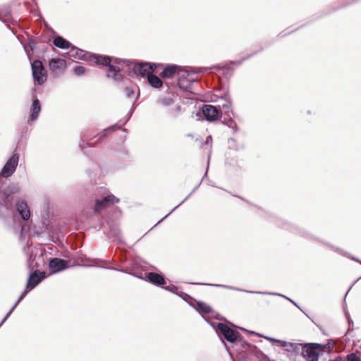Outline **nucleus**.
Masks as SVG:
<instances>
[{
  "mask_svg": "<svg viewBox=\"0 0 361 361\" xmlns=\"http://www.w3.org/2000/svg\"><path fill=\"white\" fill-rule=\"evenodd\" d=\"M68 54L70 58L88 60L90 61H93L97 64H101L108 67L109 71L106 74L107 77L112 78L117 82H120L123 79V76L120 73L122 70L123 65L126 63L127 66H130L128 61H123L118 58H111L107 56L92 54L89 52H85L73 45L71 47Z\"/></svg>",
  "mask_w": 361,
  "mask_h": 361,
  "instance_id": "f257e3e1",
  "label": "nucleus"
},
{
  "mask_svg": "<svg viewBox=\"0 0 361 361\" xmlns=\"http://www.w3.org/2000/svg\"><path fill=\"white\" fill-rule=\"evenodd\" d=\"M332 343L333 341L329 340L325 345L306 343L302 347L301 354L307 361H317L325 348H327L329 351L333 350Z\"/></svg>",
  "mask_w": 361,
  "mask_h": 361,
  "instance_id": "f03ea898",
  "label": "nucleus"
},
{
  "mask_svg": "<svg viewBox=\"0 0 361 361\" xmlns=\"http://www.w3.org/2000/svg\"><path fill=\"white\" fill-rule=\"evenodd\" d=\"M212 325L216 332H219L230 343H235L240 339V334L238 331L233 330L224 323H213Z\"/></svg>",
  "mask_w": 361,
  "mask_h": 361,
  "instance_id": "7ed1b4c3",
  "label": "nucleus"
},
{
  "mask_svg": "<svg viewBox=\"0 0 361 361\" xmlns=\"http://www.w3.org/2000/svg\"><path fill=\"white\" fill-rule=\"evenodd\" d=\"M32 74L34 80L39 85H43L47 80V74L42 61L35 59L31 63Z\"/></svg>",
  "mask_w": 361,
  "mask_h": 361,
  "instance_id": "20e7f679",
  "label": "nucleus"
},
{
  "mask_svg": "<svg viewBox=\"0 0 361 361\" xmlns=\"http://www.w3.org/2000/svg\"><path fill=\"white\" fill-rule=\"evenodd\" d=\"M197 81V78L193 75L186 72L179 76L178 85L180 89L185 92H192L193 83Z\"/></svg>",
  "mask_w": 361,
  "mask_h": 361,
  "instance_id": "39448f33",
  "label": "nucleus"
},
{
  "mask_svg": "<svg viewBox=\"0 0 361 361\" xmlns=\"http://www.w3.org/2000/svg\"><path fill=\"white\" fill-rule=\"evenodd\" d=\"M19 161V157L17 154H13L6 161L0 172V176L4 178H8L15 172Z\"/></svg>",
  "mask_w": 361,
  "mask_h": 361,
  "instance_id": "423d86ee",
  "label": "nucleus"
},
{
  "mask_svg": "<svg viewBox=\"0 0 361 361\" xmlns=\"http://www.w3.org/2000/svg\"><path fill=\"white\" fill-rule=\"evenodd\" d=\"M202 285H207V286H216V287H221V288H226V289H230V290H235L242 291V292H247V293H254V294L277 295V296L283 297V298L287 299L288 300L290 301L297 307L300 308L298 305L295 301H293V300L290 299L289 298H288V297H286V296H285V295H283L282 294H280V293H271V292L246 290L235 288V287H233V286H226V285H221V284H209V283H202Z\"/></svg>",
  "mask_w": 361,
  "mask_h": 361,
  "instance_id": "0eeeda50",
  "label": "nucleus"
},
{
  "mask_svg": "<svg viewBox=\"0 0 361 361\" xmlns=\"http://www.w3.org/2000/svg\"><path fill=\"white\" fill-rule=\"evenodd\" d=\"M118 202L119 199L116 197L114 195L111 194L107 195L102 199L95 200L94 211L96 212H99L102 209Z\"/></svg>",
  "mask_w": 361,
  "mask_h": 361,
  "instance_id": "6e6552de",
  "label": "nucleus"
},
{
  "mask_svg": "<svg viewBox=\"0 0 361 361\" xmlns=\"http://www.w3.org/2000/svg\"><path fill=\"white\" fill-rule=\"evenodd\" d=\"M47 277L44 271L35 270L32 272L27 279L26 288L31 290L35 288L41 281Z\"/></svg>",
  "mask_w": 361,
  "mask_h": 361,
  "instance_id": "1a4fd4ad",
  "label": "nucleus"
},
{
  "mask_svg": "<svg viewBox=\"0 0 361 361\" xmlns=\"http://www.w3.org/2000/svg\"><path fill=\"white\" fill-rule=\"evenodd\" d=\"M202 111L206 120L209 121H215L221 115L219 108L210 104H204Z\"/></svg>",
  "mask_w": 361,
  "mask_h": 361,
  "instance_id": "9d476101",
  "label": "nucleus"
},
{
  "mask_svg": "<svg viewBox=\"0 0 361 361\" xmlns=\"http://www.w3.org/2000/svg\"><path fill=\"white\" fill-rule=\"evenodd\" d=\"M49 65L51 73L54 76H58L63 73L66 67V61L59 58L51 59Z\"/></svg>",
  "mask_w": 361,
  "mask_h": 361,
  "instance_id": "9b49d317",
  "label": "nucleus"
},
{
  "mask_svg": "<svg viewBox=\"0 0 361 361\" xmlns=\"http://www.w3.org/2000/svg\"><path fill=\"white\" fill-rule=\"evenodd\" d=\"M132 68L136 75H140L142 77L146 76L147 78L153 73L154 71L153 66L147 63H141L139 65L133 64Z\"/></svg>",
  "mask_w": 361,
  "mask_h": 361,
  "instance_id": "f8f14e48",
  "label": "nucleus"
},
{
  "mask_svg": "<svg viewBox=\"0 0 361 361\" xmlns=\"http://www.w3.org/2000/svg\"><path fill=\"white\" fill-rule=\"evenodd\" d=\"M67 261L59 258H52L50 259L49 267L53 273L63 271L67 267Z\"/></svg>",
  "mask_w": 361,
  "mask_h": 361,
  "instance_id": "ddd939ff",
  "label": "nucleus"
},
{
  "mask_svg": "<svg viewBox=\"0 0 361 361\" xmlns=\"http://www.w3.org/2000/svg\"><path fill=\"white\" fill-rule=\"evenodd\" d=\"M16 208L21 218L27 221L30 217V212L25 201L19 200L16 203Z\"/></svg>",
  "mask_w": 361,
  "mask_h": 361,
  "instance_id": "4468645a",
  "label": "nucleus"
},
{
  "mask_svg": "<svg viewBox=\"0 0 361 361\" xmlns=\"http://www.w3.org/2000/svg\"><path fill=\"white\" fill-rule=\"evenodd\" d=\"M231 107V99L229 94H226L224 97H221L219 101L218 107L220 109L221 114L224 111L225 113L228 114Z\"/></svg>",
  "mask_w": 361,
  "mask_h": 361,
  "instance_id": "2eb2a0df",
  "label": "nucleus"
},
{
  "mask_svg": "<svg viewBox=\"0 0 361 361\" xmlns=\"http://www.w3.org/2000/svg\"><path fill=\"white\" fill-rule=\"evenodd\" d=\"M147 277V281L155 286H160L166 283L164 278L157 273L149 272Z\"/></svg>",
  "mask_w": 361,
  "mask_h": 361,
  "instance_id": "dca6fc26",
  "label": "nucleus"
},
{
  "mask_svg": "<svg viewBox=\"0 0 361 361\" xmlns=\"http://www.w3.org/2000/svg\"><path fill=\"white\" fill-rule=\"evenodd\" d=\"M31 114L30 116V119L28 121L29 123L35 121L41 111V105L39 101L37 98L33 99L32 107H31Z\"/></svg>",
  "mask_w": 361,
  "mask_h": 361,
  "instance_id": "f3484780",
  "label": "nucleus"
},
{
  "mask_svg": "<svg viewBox=\"0 0 361 361\" xmlns=\"http://www.w3.org/2000/svg\"><path fill=\"white\" fill-rule=\"evenodd\" d=\"M53 43L54 46L62 49H71L72 44L66 39L61 36H57L54 39Z\"/></svg>",
  "mask_w": 361,
  "mask_h": 361,
  "instance_id": "a211bd4d",
  "label": "nucleus"
},
{
  "mask_svg": "<svg viewBox=\"0 0 361 361\" xmlns=\"http://www.w3.org/2000/svg\"><path fill=\"white\" fill-rule=\"evenodd\" d=\"M178 66L176 65H168L161 73V77L163 78H171L176 72Z\"/></svg>",
  "mask_w": 361,
  "mask_h": 361,
  "instance_id": "6ab92c4d",
  "label": "nucleus"
},
{
  "mask_svg": "<svg viewBox=\"0 0 361 361\" xmlns=\"http://www.w3.org/2000/svg\"><path fill=\"white\" fill-rule=\"evenodd\" d=\"M28 289L26 288V290H25L22 293L21 295H20V297L18 298V300L16 302V303L13 305V307L11 308V310L8 312V313L5 315V317H4V319L1 320V322H0V326L6 321V319L9 317V316L11 315V314L12 313V312L14 310V309L17 307V305H18V303L25 297V295L27 294L28 293Z\"/></svg>",
  "mask_w": 361,
  "mask_h": 361,
  "instance_id": "aec40b11",
  "label": "nucleus"
},
{
  "mask_svg": "<svg viewBox=\"0 0 361 361\" xmlns=\"http://www.w3.org/2000/svg\"><path fill=\"white\" fill-rule=\"evenodd\" d=\"M147 80L149 85L154 88H159L163 85L161 80L153 73L148 76Z\"/></svg>",
  "mask_w": 361,
  "mask_h": 361,
  "instance_id": "412c9836",
  "label": "nucleus"
},
{
  "mask_svg": "<svg viewBox=\"0 0 361 361\" xmlns=\"http://www.w3.org/2000/svg\"><path fill=\"white\" fill-rule=\"evenodd\" d=\"M196 310L200 313L204 314L209 313L212 311L211 307L202 302H198L197 303Z\"/></svg>",
  "mask_w": 361,
  "mask_h": 361,
  "instance_id": "4be33fe9",
  "label": "nucleus"
},
{
  "mask_svg": "<svg viewBox=\"0 0 361 361\" xmlns=\"http://www.w3.org/2000/svg\"><path fill=\"white\" fill-rule=\"evenodd\" d=\"M281 345L286 348L287 350L291 349L293 350H298L301 344L282 341V343H281Z\"/></svg>",
  "mask_w": 361,
  "mask_h": 361,
  "instance_id": "5701e85b",
  "label": "nucleus"
},
{
  "mask_svg": "<svg viewBox=\"0 0 361 361\" xmlns=\"http://www.w3.org/2000/svg\"><path fill=\"white\" fill-rule=\"evenodd\" d=\"M110 233L112 236H114L119 243H123L122 235L121 231L117 228H112L111 229Z\"/></svg>",
  "mask_w": 361,
  "mask_h": 361,
  "instance_id": "b1692460",
  "label": "nucleus"
},
{
  "mask_svg": "<svg viewBox=\"0 0 361 361\" xmlns=\"http://www.w3.org/2000/svg\"><path fill=\"white\" fill-rule=\"evenodd\" d=\"M73 73L78 76H80L85 73V68L83 66H78L73 68Z\"/></svg>",
  "mask_w": 361,
  "mask_h": 361,
  "instance_id": "393cba45",
  "label": "nucleus"
},
{
  "mask_svg": "<svg viewBox=\"0 0 361 361\" xmlns=\"http://www.w3.org/2000/svg\"><path fill=\"white\" fill-rule=\"evenodd\" d=\"M117 128H118V126L117 125H114V126H111L104 129V131L101 133L100 138L106 137L107 131H109V130L113 131Z\"/></svg>",
  "mask_w": 361,
  "mask_h": 361,
  "instance_id": "a878e982",
  "label": "nucleus"
},
{
  "mask_svg": "<svg viewBox=\"0 0 361 361\" xmlns=\"http://www.w3.org/2000/svg\"><path fill=\"white\" fill-rule=\"evenodd\" d=\"M346 361H361V359L355 353H350L348 355H347Z\"/></svg>",
  "mask_w": 361,
  "mask_h": 361,
  "instance_id": "bb28decb",
  "label": "nucleus"
},
{
  "mask_svg": "<svg viewBox=\"0 0 361 361\" xmlns=\"http://www.w3.org/2000/svg\"><path fill=\"white\" fill-rule=\"evenodd\" d=\"M124 90L127 98L131 99L133 97L135 92L131 87H126Z\"/></svg>",
  "mask_w": 361,
  "mask_h": 361,
  "instance_id": "cd10ccee",
  "label": "nucleus"
},
{
  "mask_svg": "<svg viewBox=\"0 0 361 361\" xmlns=\"http://www.w3.org/2000/svg\"><path fill=\"white\" fill-rule=\"evenodd\" d=\"M191 193H190L180 203L176 206L169 213L165 215L164 217L161 219L157 224H159L161 221H163V219H166L169 215H170L176 208H178L182 203H183L189 197Z\"/></svg>",
  "mask_w": 361,
  "mask_h": 361,
  "instance_id": "c85d7f7f",
  "label": "nucleus"
},
{
  "mask_svg": "<svg viewBox=\"0 0 361 361\" xmlns=\"http://www.w3.org/2000/svg\"><path fill=\"white\" fill-rule=\"evenodd\" d=\"M173 102L171 98H163L160 99V103L164 106H169Z\"/></svg>",
  "mask_w": 361,
  "mask_h": 361,
  "instance_id": "c756f323",
  "label": "nucleus"
},
{
  "mask_svg": "<svg viewBox=\"0 0 361 361\" xmlns=\"http://www.w3.org/2000/svg\"><path fill=\"white\" fill-rule=\"evenodd\" d=\"M163 288H164L166 290L173 292V293H174L175 290H177V287L175 286H167L163 287Z\"/></svg>",
  "mask_w": 361,
  "mask_h": 361,
  "instance_id": "7c9ffc66",
  "label": "nucleus"
},
{
  "mask_svg": "<svg viewBox=\"0 0 361 361\" xmlns=\"http://www.w3.org/2000/svg\"><path fill=\"white\" fill-rule=\"evenodd\" d=\"M264 338L266 339L271 341L274 343H279V344H281V343H282V341L279 340V339H276V338H271V337H268V336H265Z\"/></svg>",
  "mask_w": 361,
  "mask_h": 361,
  "instance_id": "2f4dec72",
  "label": "nucleus"
},
{
  "mask_svg": "<svg viewBox=\"0 0 361 361\" xmlns=\"http://www.w3.org/2000/svg\"><path fill=\"white\" fill-rule=\"evenodd\" d=\"M331 361H344L343 358L341 356H338L336 359Z\"/></svg>",
  "mask_w": 361,
  "mask_h": 361,
  "instance_id": "473e14b6",
  "label": "nucleus"
},
{
  "mask_svg": "<svg viewBox=\"0 0 361 361\" xmlns=\"http://www.w3.org/2000/svg\"><path fill=\"white\" fill-rule=\"evenodd\" d=\"M212 140V137L209 135L207 137L206 139V141H205V144H208L209 141Z\"/></svg>",
  "mask_w": 361,
  "mask_h": 361,
  "instance_id": "72a5a7b5",
  "label": "nucleus"
},
{
  "mask_svg": "<svg viewBox=\"0 0 361 361\" xmlns=\"http://www.w3.org/2000/svg\"><path fill=\"white\" fill-rule=\"evenodd\" d=\"M24 49H25V52H26V54H27V55L28 58H30V54H29V53H28V51H27V47L24 46Z\"/></svg>",
  "mask_w": 361,
  "mask_h": 361,
  "instance_id": "f704fd0d",
  "label": "nucleus"
},
{
  "mask_svg": "<svg viewBox=\"0 0 361 361\" xmlns=\"http://www.w3.org/2000/svg\"><path fill=\"white\" fill-rule=\"evenodd\" d=\"M29 46H30V49H31V50H33V49H34V44H31V43H30V44H29Z\"/></svg>",
  "mask_w": 361,
  "mask_h": 361,
  "instance_id": "c9c22d12",
  "label": "nucleus"
},
{
  "mask_svg": "<svg viewBox=\"0 0 361 361\" xmlns=\"http://www.w3.org/2000/svg\"><path fill=\"white\" fill-rule=\"evenodd\" d=\"M231 63H238V64H240L241 62L240 61H231Z\"/></svg>",
  "mask_w": 361,
  "mask_h": 361,
  "instance_id": "e433bc0d",
  "label": "nucleus"
},
{
  "mask_svg": "<svg viewBox=\"0 0 361 361\" xmlns=\"http://www.w3.org/2000/svg\"><path fill=\"white\" fill-rule=\"evenodd\" d=\"M84 142H85L84 140L82 141V143H84ZM80 147L82 149L84 148L83 144H80Z\"/></svg>",
  "mask_w": 361,
  "mask_h": 361,
  "instance_id": "4c0bfd02",
  "label": "nucleus"
},
{
  "mask_svg": "<svg viewBox=\"0 0 361 361\" xmlns=\"http://www.w3.org/2000/svg\"><path fill=\"white\" fill-rule=\"evenodd\" d=\"M176 110H177L178 111H180V106H176Z\"/></svg>",
  "mask_w": 361,
  "mask_h": 361,
  "instance_id": "58836bf2",
  "label": "nucleus"
},
{
  "mask_svg": "<svg viewBox=\"0 0 361 361\" xmlns=\"http://www.w3.org/2000/svg\"><path fill=\"white\" fill-rule=\"evenodd\" d=\"M349 289H350V288ZM349 290H347V293H345V295H348V293H349Z\"/></svg>",
  "mask_w": 361,
  "mask_h": 361,
  "instance_id": "ea45409f",
  "label": "nucleus"
},
{
  "mask_svg": "<svg viewBox=\"0 0 361 361\" xmlns=\"http://www.w3.org/2000/svg\"><path fill=\"white\" fill-rule=\"evenodd\" d=\"M349 289H350V288ZM349 290H347V293H345V295H348V293H349Z\"/></svg>",
  "mask_w": 361,
  "mask_h": 361,
  "instance_id": "a19ab883",
  "label": "nucleus"
},
{
  "mask_svg": "<svg viewBox=\"0 0 361 361\" xmlns=\"http://www.w3.org/2000/svg\"><path fill=\"white\" fill-rule=\"evenodd\" d=\"M138 99V96L136 97L135 102Z\"/></svg>",
  "mask_w": 361,
  "mask_h": 361,
  "instance_id": "79ce46f5",
  "label": "nucleus"
},
{
  "mask_svg": "<svg viewBox=\"0 0 361 361\" xmlns=\"http://www.w3.org/2000/svg\"><path fill=\"white\" fill-rule=\"evenodd\" d=\"M355 260V259H354ZM356 261L359 262L360 264H361V261H359L357 259H356Z\"/></svg>",
  "mask_w": 361,
  "mask_h": 361,
  "instance_id": "37998d69",
  "label": "nucleus"
}]
</instances>
